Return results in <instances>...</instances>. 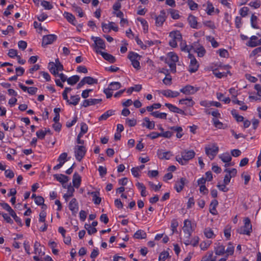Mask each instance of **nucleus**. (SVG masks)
Returning a JSON list of instances; mask_svg holds the SVG:
<instances>
[{
  "mask_svg": "<svg viewBox=\"0 0 261 261\" xmlns=\"http://www.w3.org/2000/svg\"><path fill=\"white\" fill-rule=\"evenodd\" d=\"M48 68L53 74L56 76L57 74H58L59 71H62L63 70V66L59 62V59H57L56 60V63L53 62H49Z\"/></svg>",
  "mask_w": 261,
  "mask_h": 261,
  "instance_id": "f257e3e1",
  "label": "nucleus"
},
{
  "mask_svg": "<svg viewBox=\"0 0 261 261\" xmlns=\"http://www.w3.org/2000/svg\"><path fill=\"white\" fill-rule=\"evenodd\" d=\"M244 222V226L239 228L237 231L240 234L250 235L252 231V225L250 220L248 218H246Z\"/></svg>",
  "mask_w": 261,
  "mask_h": 261,
  "instance_id": "f03ea898",
  "label": "nucleus"
},
{
  "mask_svg": "<svg viewBox=\"0 0 261 261\" xmlns=\"http://www.w3.org/2000/svg\"><path fill=\"white\" fill-rule=\"evenodd\" d=\"M128 58L132 62L133 66L137 70H139L141 68L140 62L139 60L140 59L141 56L137 53L130 51L128 55Z\"/></svg>",
  "mask_w": 261,
  "mask_h": 261,
  "instance_id": "7ed1b4c3",
  "label": "nucleus"
},
{
  "mask_svg": "<svg viewBox=\"0 0 261 261\" xmlns=\"http://www.w3.org/2000/svg\"><path fill=\"white\" fill-rule=\"evenodd\" d=\"M206 154L212 160L217 155L219 151V147L215 144L208 145L205 147Z\"/></svg>",
  "mask_w": 261,
  "mask_h": 261,
  "instance_id": "20e7f679",
  "label": "nucleus"
},
{
  "mask_svg": "<svg viewBox=\"0 0 261 261\" xmlns=\"http://www.w3.org/2000/svg\"><path fill=\"white\" fill-rule=\"evenodd\" d=\"M86 152V149L83 145H76L74 148V153L76 159L81 161L84 158Z\"/></svg>",
  "mask_w": 261,
  "mask_h": 261,
  "instance_id": "39448f33",
  "label": "nucleus"
},
{
  "mask_svg": "<svg viewBox=\"0 0 261 261\" xmlns=\"http://www.w3.org/2000/svg\"><path fill=\"white\" fill-rule=\"evenodd\" d=\"M182 229L186 236V237L189 239L191 235V233L193 231L191 221L188 219L184 221Z\"/></svg>",
  "mask_w": 261,
  "mask_h": 261,
  "instance_id": "423d86ee",
  "label": "nucleus"
},
{
  "mask_svg": "<svg viewBox=\"0 0 261 261\" xmlns=\"http://www.w3.org/2000/svg\"><path fill=\"white\" fill-rule=\"evenodd\" d=\"M189 56L191 59L190 64L189 66V71L191 73L195 72L198 69L199 64L196 59L191 54H189Z\"/></svg>",
  "mask_w": 261,
  "mask_h": 261,
  "instance_id": "0eeeda50",
  "label": "nucleus"
},
{
  "mask_svg": "<svg viewBox=\"0 0 261 261\" xmlns=\"http://www.w3.org/2000/svg\"><path fill=\"white\" fill-rule=\"evenodd\" d=\"M199 90V87H195L191 85H187L180 90V92L186 95L194 94Z\"/></svg>",
  "mask_w": 261,
  "mask_h": 261,
  "instance_id": "6e6552de",
  "label": "nucleus"
},
{
  "mask_svg": "<svg viewBox=\"0 0 261 261\" xmlns=\"http://www.w3.org/2000/svg\"><path fill=\"white\" fill-rule=\"evenodd\" d=\"M57 37L55 35H47L43 37L42 45L43 46L53 43L56 40Z\"/></svg>",
  "mask_w": 261,
  "mask_h": 261,
  "instance_id": "1a4fd4ad",
  "label": "nucleus"
},
{
  "mask_svg": "<svg viewBox=\"0 0 261 261\" xmlns=\"http://www.w3.org/2000/svg\"><path fill=\"white\" fill-rule=\"evenodd\" d=\"M67 153L66 152H63L61 153L58 159V161L59 162V163L54 167V170H58L61 168L65 162L67 161Z\"/></svg>",
  "mask_w": 261,
  "mask_h": 261,
  "instance_id": "9d476101",
  "label": "nucleus"
},
{
  "mask_svg": "<svg viewBox=\"0 0 261 261\" xmlns=\"http://www.w3.org/2000/svg\"><path fill=\"white\" fill-rule=\"evenodd\" d=\"M181 155L183 158L186 163L192 159L195 155V153L194 150H184L181 152Z\"/></svg>",
  "mask_w": 261,
  "mask_h": 261,
  "instance_id": "9b49d317",
  "label": "nucleus"
},
{
  "mask_svg": "<svg viewBox=\"0 0 261 261\" xmlns=\"http://www.w3.org/2000/svg\"><path fill=\"white\" fill-rule=\"evenodd\" d=\"M166 20V12L165 10H162L160 15L155 18V24L156 26L161 27Z\"/></svg>",
  "mask_w": 261,
  "mask_h": 261,
  "instance_id": "f8f14e48",
  "label": "nucleus"
},
{
  "mask_svg": "<svg viewBox=\"0 0 261 261\" xmlns=\"http://www.w3.org/2000/svg\"><path fill=\"white\" fill-rule=\"evenodd\" d=\"M101 101V99L90 98L84 100L82 106L84 107H87L100 103Z\"/></svg>",
  "mask_w": 261,
  "mask_h": 261,
  "instance_id": "ddd939ff",
  "label": "nucleus"
},
{
  "mask_svg": "<svg viewBox=\"0 0 261 261\" xmlns=\"http://www.w3.org/2000/svg\"><path fill=\"white\" fill-rule=\"evenodd\" d=\"M188 21L190 27L193 29H199L201 27V25L198 24L196 17L193 15L189 16Z\"/></svg>",
  "mask_w": 261,
  "mask_h": 261,
  "instance_id": "4468645a",
  "label": "nucleus"
},
{
  "mask_svg": "<svg viewBox=\"0 0 261 261\" xmlns=\"http://www.w3.org/2000/svg\"><path fill=\"white\" fill-rule=\"evenodd\" d=\"M97 53L100 54L102 57L107 61H109L111 63H114L116 62V58L114 56L112 55L105 53L101 51L96 50Z\"/></svg>",
  "mask_w": 261,
  "mask_h": 261,
  "instance_id": "2eb2a0df",
  "label": "nucleus"
},
{
  "mask_svg": "<svg viewBox=\"0 0 261 261\" xmlns=\"http://www.w3.org/2000/svg\"><path fill=\"white\" fill-rule=\"evenodd\" d=\"M69 208L73 215H75L79 210L78 203L75 198H73L69 203Z\"/></svg>",
  "mask_w": 261,
  "mask_h": 261,
  "instance_id": "dca6fc26",
  "label": "nucleus"
},
{
  "mask_svg": "<svg viewBox=\"0 0 261 261\" xmlns=\"http://www.w3.org/2000/svg\"><path fill=\"white\" fill-rule=\"evenodd\" d=\"M92 39L94 41V45L95 47L105 49L106 45L105 41L99 37H92Z\"/></svg>",
  "mask_w": 261,
  "mask_h": 261,
  "instance_id": "f3484780",
  "label": "nucleus"
},
{
  "mask_svg": "<svg viewBox=\"0 0 261 261\" xmlns=\"http://www.w3.org/2000/svg\"><path fill=\"white\" fill-rule=\"evenodd\" d=\"M54 177L58 181H59L60 182H61L62 184L63 187L64 188H66V186H64V184L68 181V180H69L68 176L65 175L64 174H57L54 175Z\"/></svg>",
  "mask_w": 261,
  "mask_h": 261,
  "instance_id": "a211bd4d",
  "label": "nucleus"
},
{
  "mask_svg": "<svg viewBox=\"0 0 261 261\" xmlns=\"http://www.w3.org/2000/svg\"><path fill=\"white\" fill-rule=\"evenodd\" d=\"M158 157L161 159L169 160L172 155L170 151L163 152L162 150H158L157 152Z\"/></svg>",
  "mask_w": 261,
  "mask_h": 261,
  "instance_id": "6ab92c4d",
  "label": "nucleus"
},
{
  "mask_svg": "<svg viewBox=\"0 0 261 261\" xmlns=\"http://www.w3.org/2000/svg\"><path fill=\"white\" fill-rule=\"evenodd\" d=\"M165 106L166 107H167L169 109V110L171 112L176 113L178 114H180L181 115L186 114L185 112L182 110L180 109L179 108L176 107V106H175L172 104H170L169 103H166L165 104Z\"/></svg>",
  "mask_w": 261,
  "mask_h": 261,
  "instance_id": "aec40b11",
  "label": "nucleus"
},
{
  "mask_svg": "<svg viewBox=\"0 0 261 261\" xmlns=\"http://www.w3.org/2000/svg\"><path fill=\"white\" fill-rule=\"evenodd\" d=\"M161 93L167 97L174 98L178 96L179 95V92L177 91H173L171 90L168 89L163 90Z\"/></svg>",
  "mask_w": 261,
  "mask_h": 261,
  "instance_id": "412c9836",
  "label": "nucleus"
},
{
  "mask_svg": "<svg viewBox=\"0 0 261 261\" xmlns=\"http://www.w3.org/2000/svg\"><path fill=\"white\" fill-rule=\"evenodd\" d=\"M186 181V178L182 177L179 181L176 182L174 188L177 192H180L182 190Z\"/></svg>",
  "mask_w": 261,
  "mask_h": 261,
  "instance_id": "4be33fe9",
  "label": "nucleus"
},
{
  "mask_svg": "<svg viewBox=\"0 0 261 261\" xmlns=\"http://www.w3.org/2000/svg\"><path fill=\"white\" fill-rule=\"evenodd\" d=\"M73 186L76 188H79L81 183V177L76 172H75L73 175L72 179Z\"/></svg>",
  "mask_w": 261,
  "mask_h": 261,
  "instance_id": "5701e85b",
  "label": "nucleus"
},
{
  "mask_svg": "<svg viewBox=\"0 0 261 261\" xmlns=\"http://www.w3.org/2000/svg\"><path fill=\"white\" fill-rule=\"evenodd\" d=\"M88 194L91 195L93 197V201L96 204H99L101 202V199L99 196V192H89Z\"/></svg>",
  "mask_w": 261,
  "mask_h": 261,
  "instance_id": "b1692460",
  "label": "nucleus"
},
{
  "mask_svg": "<svg viewBox=\"0 0 261 261\" xmlns=\"http://www.w3.org/2000/svg\"><path fill=\"white\" fill-rule=\"evenodd\" d=\"M214 251L217 255H222L225 253V246L218 243L214 248Z\"/></svg>",
  "mask_w": 261,
  "mask_h": 261,
  "instance_id": "393cba45",
  "label": "nucleus"
},
{
  "mask_svg": "<svg viewBox=\"0 0 261 261\" xmlns=\"http://www.w3.org/2000/svg\"><path fill=\"white\" fill-rule=\"evenodd\" d=\"M169 36L172 39L177 41H180L182 39V36L181 33L178 31L171 32L169 34Z\"/></svg>",
  "mask_w": 261,
  "mask_h": 261,
  "instance_id": "a878e982",
  "label": "nucleus"
},
{
  "mask_svg": "<svg viewBox=\"0 0 261 261\" xmlns=\"http://www.w3.org/2000/svg\"><path fill=\"white\" fill-rule=\"evenodd\" d=\"M217 256H213V251H208L206 254L203 256L201 261H216Z\"/></svg>",
  "mask_w": 261,
  "mask_h": 261,
  "instance_id": "bb28decb",
  "label": "nucleus"
},
{
  "mask_svg": "<svg viewBox=\"0 0 261 261\" xmlns=\"http://www.w3.org/2000/svg\"><path fill=\"white\" fill-rule=\"evenodd\" d=\"M41 246V244L40 243L36 241L34 243V253L36 254H38V255L42 256L44 255L45 253L42 251L41 248L39 247Z\"/></svg>",
  "mask_w": 261,
  "mask_h": 261,
  "instance_id": "cd10ccee",
  "label": "nucleus"
},
{
  "mask_svg": "<svg viewBox=\"0 0 261 261\" xmlns=\"http://www.w3.org/2000/svg\"><path fill=\"white\" fill-rule=\"evenodd\" d=\"M144 121L146 123L144 122L143 123V126H146L147 128L149 129H152L154 128L155 124L154 122L152 121H150L148 117H145L144 118Z\"/></svg>",
  "mask_w": 261,
  "mask_h": 261,
  "instance_id": "c85d7f7f",
  "label": "nucleus"
},
{
  "mask_svg": "<svg viewBox=\"0 0 261 261\" xmlns=\"http://www.w3.org/2000/svg\"><path fill=\"white\" fill-rule=\"evenodd\" d=\"M179 103L181 105H186L188 107H192L195 104V102L191 98L181 99L179 100Z\"/></svg>",
  "mask_w": 261,
  "mask_h": 261,
  "instance_id": "c756f323",
  "label": "nucleus"
},
{
  "mask_svg": "<svg viewBox=\"0 0 261 261\" xmlns=\"http://www.w3.org/2000/svg\"><path fill=\"white\" fill-rule=\"evenodd\" d=\"M257 37L256 36H252L250 38L249 41L247 43V45L251 47L257 46Z\"/></svg>",
  "mask_w": 261,
  "mask_h": 261,
  "instance_id": "7c9ffc66",
  "label": "nucleus"
},
{
  "mask_svg": "<svg viewBox=\"0 0 261 261\" xmlns=\"http://www.w3.org/2000/svg\"><path fill=\"white\" fill-rule=\"evenodd\" d=\"M218 204V202L217 200L214 199L211 201L210 204V212L213 215L216 214V206Z\"/></svg>",
  "mask_w": 261,
  "mask_h": 261,
  "instance_id": "2f4dec72",
  "label": "nucleus"
},
{
  "mask_svg": "<svg viewBox=\"0 0 261 261\" xmlns=\"http://www.w3.org/2000/svg\"><path fill=\"white\" fill-rule=\"evenodd\" d=\"M114 111L112 110H109L101 115L99 118V121L107 119L110 116L114 114Z\"/></svg>",
  "mask_w": 261,
  "mask_h": 261,
  "instance_id": "473e14b6",
  "label": "nucleus"
},
{
  "mask_svg": "<svg viewBox=\"0 0 261 261\" xmlns=\"http://www.w3.org/2000/svg\"><path fill=\"white\" fill-rule=\"evenodd\" d=\"M219 158L221 161L226 163L230 162L231 160V156L228 152L224 153L219 155Z\"/></svg>",
  "mask_w": 261,
  "mask_h": 261,
  "instance_id": "72a5a7b5",
  "label": "nucleus"
},
{
  "mask_svg": "<svg viewBox=\"0 0 261 261\" xmlns=\"http://www.w3.org/2000/svg\"><path fill=\"white\" fill-rule=\"evenodd\" d=\"M64 16L66 18L68 21L73 25H75V17L71 14L67 12H65L63 14Z\"/></svg>",
  "mask_w": 261,
  "mask_h": 261,
  "instance_id": "f704fd0d",
  "label": "nucleus"
},
{
  "mask_svg": "<svg viewBox=\"0 0 261 261\" xmlns=\"http://www.w3.org/2000/svg\"><path fill=\"white\" fill-rule=\"evenodd\" d=\"M150 115H151L152 116L160 118V119H166L167 118V114L165 113H161L159 111H155V112H152L150 113Z\"/></svg>",
  "mask_w": 261,
  "mask_h": 261,
  "instance_id": "c9c22d12",
  "label": "nucleus"
},
{
  "mask_svg": "<svg viewBox=\"0 0 261 261\" xmlns=\"http://www.w3.org/2000/svg\"><path fill=\"white\" fill-rule=\"evenodd\" d=\"M146 232L142 230H137L134 235V237L135 239H145L146 238Z\"/></svg>",
  "mask_w": 261,
  "mask_h": 261,
  "instance_id": "e433bc0d",
  "label": "nucleus"
},
{
  "mask_svg": "<svg viewBox=\"0 0 261 261\" xmlns=\"http://www.w3.org/2000/svg\"><path fill=\"white\" fill-rule=\"evenodd\" d=\"M166 59L170 60V61L176 63L178 61V57L177 55L173 52H170L167 54V58Z\"/></svg>",
  "mask_w": 261,
  "mask_h": 261,
  "instance_id": "4c0bfd02",
  "label": "nucleus"
},
{
  "mask_svg": "<svg viewBox=\"0 0 261 261\" xmlns=\"http://www.w3.org/2000/svg\"><path fill=\"white\" fill-rule=\"evenodd\" d=\"M80 80V76L77 75L72 76L67 80L68 84L74 85Z\"/></svg>",
  "mask_w": 261,
  "mask_h": 261,
  "instance_id": "58836bf2",
  "label": "nucleus"
},
{
  "mask_svg": "<svg viewBox=\"0 0 261 261\" xmlns=\"http://www.w3.org/2000/svg\"><path fill=\"white\" fill-rule=\"evenodd\" d=\"M68 189V193L65 194L63 196V197L67 201L68 200V198L70 197H72L73 196V193L74 192V188L71 186L69 185L67 187Z\"/></svg>",
  "mask_w": 261,
  "mask_h": 261,
  "instance_id": "ea45409f",
  "label": "nucleus"
},
{
  "mask_svg": "<svg viewBox=\"0 0 261 261\" xmlns=\"http://www.w3.org/2000/svg\"><path fill=\"white\" fill-rule=\"evenodd\" d=\"M121 87V84L119 82H112L109 85L108 88L111 91H114L119 89Z\"/></svg>",
  "mask_w": 261,
  "mask_h": 261,
  "instance_id": "a19ab883",
  "label": "nucleus"
},
{
  "mask_svg": "<svg viewBox=\"0 0 261 261\" xmlns=\"http://www.w3.org/2000/svg\"><path fill=\"white\" fill-rule=\"evenodd\" d=\"M84 81V82L86 84L88 85H92L94 84L97 83V80L94 79L91 76H86L83 79Z\"/></svg>",
  "mask_w": 261,
  "mask_h": 261,
  "instance_id": "79ce46f5",
  "label": "nucleus"
},
{
  "mask_svg": "<svg viewBox=\"0 0 261 261\" xmlns=\"http://www.w3.org/2000/svg\"><path fill=\"white\" fill-rule=\"evenodd\" d=\"M138 21H140L142 25L143 30L145 33L148 32V25L147 21L143 18L139 17L137 18Z\"/></svg>",
  "mask_w": 261,
  "mask_h": 261,
  "instance_id": "37998d69",
  "label": "nucleus"
},
{
  "mask_svg": "<svg viewBox=\"0 0 261 261\" xmlns=\"http://www.w3.org/2000/svg\"><path fill=\"white\" fill-rule=\"evenodd\" d=\"M70 99H71V101H70L69 100V102H68V103L69 105H73L74 106H76L79 103V102L80 100V97L79 95H77L71 96L70 97Z\"/></svg>",
  "mask_w": 261,
  "mask_h": 261,
  "instance_id": "c03bdc74",
  "label": "nucleus"
},
{
  "mask_svg": "<svg viewBox=\"0 0 261 261\" xmlns=\"http://www.w3.org/2000/svg\"><path fill=\"white\" fill-rule=\"evenodd\" d=\"M231 113L232 115L233 116L234 118H235L236 120L238 122H242L244 120V117L242 116L239 115L237 112V111L234 109L232 110L231 112Z\"/></svg>",
  "mask_w": 261,
  "mask_h": 261,
  "instance_id": "a18cd8bd",
  "label": "nucleus"
},
{
  "mask_svg": "<svg viewBox=\"0 0 261 261\" xmlns=\"http://www.w3.org/2000/svg\"><path fill=\"white\" fill-rule=\"evenodd\" d=\"M165 63L170 67V70L172 72H176V63L170 61L169 59H165Z\"/></svg>",
  "mask_w": 261,
  "mask_h": 261,
  "instance_id": "49530a36",
  "label": "nucleus"
},
{
  "mask_svg": "<svg viewBox=\"0 0 261 261\" xmlns=\"http://www.w3.org/2000/svg\"><path fill=\"white\" fill-rule=\"evenodd\" d=\"M217 97L219 100L224 101L225 103H229L230 101V99L229 97L224 98L222 93H217Z\"/></svg>",
  "mask_w": 261,
  "mask_h": 261,
  "instance_id": "de8ad7c7",
  "label": "nucleus"
},
{
  "mask_svg": "<svg viewBox=\"0 0 261 261\" xmlns=\"http://www.w3.org/2000/svg\"><path fill=\"white\" fill-rule=\"evenodd\" d=\"M232 102H233L235 104L239 105L240 106H241V107L240 108V109L243 111H246L248 107L246 105H244V102L242 101L239 100L238 99H234L232 100Z\"/></svg>",
  "mask_w": 261,
  "mask_h": 261,
  "instance_id": "09e8293b",
  "label": "nucleus"
},
{
  "mask_svg": "<svg viewBox=\"0 0 261 261\" xmlns=\"http://www.w3.org/2000/svg\"><path fill=\"white\" fill-rule=\"evenodd\" d=\"M257 17L256 16L252 14L251 17V24L252 28L254 29H257L258 27L257 25Z\"/></svg>",
  "mask_w": 261,
  "mask_h": 261,
  "instance_id": "8fccbe9b",
  "label": "nucleus"
},
{
  "mask_svg": "<svg viewBox=\"0 0 261 261\" xmlns=\"http://www.w3.org/2000/svg\"><path fill=\"white\" fill-rule=\"evenodd\" d=\"M234 252V247L231 243H229L227 248L225 250V253L227 254V255H231Z\"/></svg>",
  "mask_w": 261,
  "mask_h": 261,
  "instance_id": "3c124183",
  "label": "nucleus"
},
{
  "mask_svg": "<svg viewBox=\"0 0 261 261\" xmlns=\"http://www.w3.org/2000/svg\"><path fill=\"white\" fill-rule=\"evenodd\" d=\"M178 226V223L176 219H173L171 221V227L172 230V233L177 231V227Z\"/></svg>",
  "mask_w": 261,
  "mask_h": 261,
  "instance_id": "603ef678",
  "label": "nucleus"
},
{
  "mask_svg": "<svg viewBox=\"0 0 261 261\" xmlns=\"http://www.w3.org/2000/svg\"><path fill=\"white\" fill-rule=\"evenodd\" d=\"M205 237L207 238H212L214 236L213 231L210 228H206L204 231Z\"/></svg>",
  "mask_w": 261,
  "mask_h": 261,
  "instance_id": "864d4df0",
  "label": "nucleus"
},
{
  "mask_svg": "<svg viewBox=\"0 0 261 261\" xmlns=\"http://www.w3.org/2000/svg\"><path fill=\"white\" fill-rule=\"evenodd\" d=\"M224 172H227L228 174L231 176V178L235 177L237 173V170L235 168H233L231 170L228 169H225L224 170Z\"/></svg>",
  "mask_w": 261,
  "mask_h": 261,
  "instance_id": "5fc2aeb1",
  "label": "nucleus"
},
{
  "mask_svg": "<svg viewBox=\"0 0 261 261\" xmlns=\"http://www.w3.org/2000/svg\"><path fill=\"white\" fill-rule=\"evenodd\" d=\"M187 3L191 10H195L197 9L198 4L195 3L193 0H188Z\"/></svg>",
  "mask_w": 261,
  "mask_h": 261,
  "instance_id": "6e6d98bb",
  "label": "nucleus"
},
{
  "mask_svg": "<svg viewBox=\"0 0 261 261\" xmlns=\"http://www.w3.org/2000/svg\"><path fill=\"white\" fill-rule=\"evenodd\" d=\"M170 13L171 17L174 19H177L180 17L178 11L176 10L170 9Z\"/></svg>",
  "mask_w": 261,
  "mask_h": 261,
  "instance_id": "4d7b16f0",
  "label": "nucleus"
},
{
  "mask_svg": "<svg viewBox=\"0 0 261 261\" xmlns=\"http://www.w3.org/2000/svg\"><path fill=\"white\" fill-rule=\"evenodd\" d=\"M169 253L167 251H164L160 253L159 261H165V259L168 257Z\"/></svg>",
  "mask_w": 261,
  "mask_h": 261,
  "instance_id": "13d9d810",
  "label": "nucleus"
},
{
  "mask_svg": "<svg viewBox=\"0 0 261 261\" xmlns=\"http://www.w3.org/2000/svg\"><path fill=\"white\" fill-rule=\"evenodd\" d=\"M41 5L46 10H50L53 8L52 5L49 2L46 1L41 2Z\"/></svg>",
  "mask_w": 261,
  "mask_h": 261,
  "instance_id": "bf43d9fd",
  "label": "nucleus"
},
{
  "mask_svg": "<svg viewBox=\"0 0 261 261\" xmlns=\"http://www.w3.org/2000/svg\"><path fill=\"white\" fill-rule=\"evenodd\" d=\"M224 236L227 240H229L231 236V227L227 226L224 229Z\"/></svg>",
  "mask_w": 261,
  "mask_h": 261,
  "instance_id": "052dcab7",
  "label": "nucleus"
},
{
  "mask_svg": "<svg viewBox=\"0 0 261 261\" xmlns=\"http://www.w3.org/2000/svg\"><path fill=\"white\" fill-rule=\"evenodd\" d=\"M148 185L150 188H152L155 191H158L161 188L162 185L159 184L157 185H154L152 182L149 181Z\"/></svg>",
  "mask_w": 261,
  "mask_h": 261,
  "instance_id": "680f3d73",
  "label": "nucleus"
},
{
  "mask_svg": "<svg viewBox=\"0 0 261 261\" xmlns=\"http://www.w3.org/2000/svg\"><path fill=\"white\" fill-rule=\"evenodd\" d=\"M203 23L204 25L209 28L210 29H215L216 28L214 23L211 20L205 21H203Z\"/></svg>",
  "mask_w": 261,
  "mask_h": 261,
  "instance_id": "e2e57ef3",
  "label": "nucleus"
},
{
  "mask_svg": "<svg viewBox=\"0 0 261 261\" xmlns=\"http://www.w3.org/2000/svg\"><path fill=\"white\" fill-rule=\"evenodd\" d=\"M214 11V8L213 5L210 3H207V6L206 8V12L208 15H211Z\"/></svg>",
  "mask_w": 261,
  "mask_h": 261,
  "instance_id": "0e129e2a",
  "label": "nucleus"
},
{
  "mask_svg": "<svg viewBox=\"0 0 261 261\" xmlns=\"http://www.w3.org/2000/svg\"><path fill=\"white\" fill-rule=\"evenodd\" d=\"M35 203L38 205H41L44 203V198L42 196H37L36 197L35 199Z\"/></svg>",
  "mask_w": 261,
  "mask_h": 261,
  "instance_id": "69168bd1",
  "label": "nucleus"
},
{
  "mask_svg": "<svg viewBox=\"0 0 261 261\" xmlns=\"http://www.w3.org/2000/svg\"><path fill=\"white\" fill-rule=\"evenodd\" d=\"M210 245V243L209 242V241H207V242L204 241V242H202L201 243V244L200 245V248L201 250H205L208 248Z\"/></svg>",
  "mask_w": 261,
  "mask_h": 261,
  "instance_id": "338daca9",
  "label": "nucleus"
},
{
  "mask_svg": "<svg viewBox=\"0 0 261 261\" xmlns=\"http://www.w3.org/2000/svg\"><path fill=\"white\" fill-rule=\"evenodd\" d=\"M248 11L249 9L248 7H243L240 10V14L242 17H245L247 15Z\"/></svg>",
  "mask_w": 261,
  "mask_h": 261,
  "instance_id": "774afa93",
  "label": "nucleus"
}]
</instances>
